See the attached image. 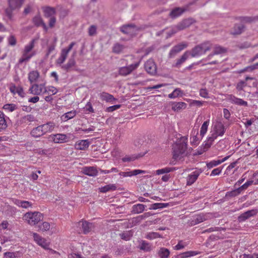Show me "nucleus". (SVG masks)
<instances>
[{
	"label": "nucleus",
	"mask_w": 258,
	"mask_h": 258,
	"mask_svg": "<svg viewBox=\"0 0 258 258\" xmlns=\"http://www.w3.org/2000/svg\"><path fill=\"white\" fill-rule=\"evenodd\" d=\"M187 136L181 137L177 140L172 146L173 158L174 160L181 159V157L186 156L187 149Z\"/></svg>",
	"instance_id": "1"
},
{
	"label": "nucleus",
	"mask_w": 258,
	"mask_h": 258,
	"mask_svg": "<svg viewBox=\"0 0 258 258\" xmlns=\"http://www.w3.org/2000/svg\"><path fill=\"white\" fill-rule=\"evenodd\" d=\"M35 40L32 39L26 45L22 51V55L19 60V63L22 64L24 62H28L30 58L36 54L35 51H32L34 47Z\"/></svg>",
	"instance_id": "2"
},
{
	"label": "nucleus",
	"mask_w": 258,
	"mask_h": 258,
	"mask_svg": "<svg viewBox=\"0 0 258 258\" xmlns=\"http://www.w3.org/2000/svg\"><path fill=\"white\" fill-rule=\"evenodd\" d=\"M212 43L210 41H206L194 47L189 52V54L192 57L202 55L207 51L211 49Z\"/></svg>",
	"instance_id": "3"
},
{
	"label": "nucleus",
	"mask_w": 258,
	"mask_h": 258,
	"mask_svg": "<svg viewBox=\"0 0 258 258\" xmlns=\"http://www.w3.org/2000/svg\"><path fill=\"white\" fill-rule=\"evenodd\" d=\"M25 0H7L8 7L5 10V14L10 20L13 17V12L18 11L22 6Z\"/></svg>",
	"instance_id": "4"
},
{
	"label": "nucleus",
	"mask_w": 258,
	"mask_h": 258,
	"mask_svg": "<svg viewBox=\"0 0 258 258\" xmlns=\"http://www.w3.org/2000/svg\"><path fill=\"white\" fill-rule=\"evenodd\" d=\"M24 219L30 225H35L43 218V215L39 212H30L26 213L23 217Z\"/></svg>",
	"instance_id": "5"
},
{
	"label": "nucleus",
	"mask_w": 258,
	"mask_h": 258,
	"mask_svg": "<svg viewBox=\"0 0 258 258\" xmlns=\"http://www.w3.org/2000/svg\"><path fill=\"white\" fill-rule=\"evenodd\" d=\"M142 29V27H138L134 24L125 25L120 27V31L122 33L131 37L135 36L137 32Z\"/></svg>",
	"instance_id": "6"
},
{
	"label": "nucleus",
	"mask_w": 258,
	"mask_h": 258,
	"mask_svg": "<svg viewBox=\"0 0 258 258\" xmlns=\"http://www.w3.org/2000/svg\"><path fill=\"white\" fill-rule=\"evenodd\" d=\"M140 61L132 64L127 67H120L118 69V74L121 76H126L136 70L139 66Z\"/></svg>",
	"instance_id": "7"
},
{
	"label": "nucleus",
	"mask_w": 258,
	"mask_h": 258,
	"mask_svg": "<svg viewBox=\"0 0 258 258\" xmlns=\"http://www.w3.org/2000/svg\"><path fill=\"white\" fill-rule=\"evenodd\" d=\"M187 47V44L186 42H182L175 45L170 50L168 54V57L170 58L174 57L177 53Z\"/></svg>",
	"instance_id": "8"
},
{
	"label": "nucleus",
	"mask_w": 258,
	"mask_h": 258,
	"mask_svg": "<svg viewBox=\"0 0 258 258\" xmlns=\"http://www.w3.org/2000/svg\"><path fill=\"white\" fill-rule=\"evenodd\" d=\"M29 91L31 94L38 95L41 93H46L47 89L42 84H33L29 88Z\"/></svg>",
	"instance_id": "9"
},
{
	"label": "nucleus",
	"mask_w": 258,
	"mask_h": 258,
	"mask_svg": "<svg viewBox=\"0 0 258 258\" xmlns=\"http://www.w3.org/2000/svg\"><path fill=\"white\" fill-rule=\"evenodd\" d=\"M144 68L146 72L151 75H154L157 73V67L154 61L150 59L144 64Z\"/></svg>",
	"instance_id": "10"
},
{
	"label": "nucleus",
	"mask_w": 258,
	"mask_h": 258,
	"mask_svg": "<svg viewBox=\"0 0 258 258\" xmlns=\"http://www.w3.org/2000/svg\"><path fill=\"white\" fill-rule=\"evenodd\" d=\"M33 237L34 241L39 245L45 249H48L49 247V242L46 239L42 238L41 236L36 233H33Z\"/></svg>",
	"instance_id": "11"
},
{
	"label": "nucleus",
	"mask_w": 258,
	"mask_h": 258,
	"mask_svg": "<svg viewBox=\"0 0 258 258\" xmlns=\"http://www.w3.org/2000/svg\"><path fill=\"white\" fill-rule=\"evenodd\" d=\"M196 22V21L191 18L183 20L181 22L178 23L176 28L178 30H182L185 28L189 27L191 25Z\"/></svg>",
	"instance_id": "12"
},
{
	"label": "nucleus",
	"mask_w": 258,
	"mask_h": 258,
	"mask_svg": "<svg viewBox=\"0 0 258 258\" xmlns=\"http://www.w3.org/2000/svg\"><path fill=\"white\" fill-rule=\"evenodd\" d=\"M227 99L232 103L243 106H247V102L242 99L237 98L235 96L229 94L227 95Z\"/></svg>",
	"instance_id": "13"
},
{
	"label": "nucleus",
	"mask_w": 258,
	"mask_h": 258,
	"mask_svg": "<svg viewBox=\"0 0 258 258\" xmlns=\"http://www.w3.org/2000/svg\"><path fill=\"white\" fill-rule=\"evenodd\" d=\"M227 50L224 47L219 45H216L214 48L213 51L209 54L204 60L208 61L210 60L214 55L224 53Z\"/></svg>",
	"instance_id": "14"
},
{
	"label": "nucleus",
	"mask_w": 258,
	"mask_h": 258,
	"mask_svg": "<svg viewBox=\"0 0 258 258\" xmlns=\"http://www.w3.org/2000/svg\"><path fill=\"white\" fill-rule=\"evenodd\" d=\"M50 139L55 143H64L69 141V138L67 136L62 134H57L50 136Z\"/></svg>",
	"instance_id": "15"
},
{
	"label": "nucleus",
	"mask_w": 258,
	"mask_h": 258,
	"mask_svg": "<svg viewBox=\"0 0 258 258\" xmlns=\"http://www.w3.org/2000/svg\"><path fill=\"white\" fill-rule=\"evenodd\" d=\"M82 172L89 176H96L98 174V170L94 166H85L82 168Z\"/></svg>",
	"instance_id": "16"
},
{
	"label": "nucleus",
	"mask_w": 258,
	"mask_h": 258,
	"mask_svg": "<svg viewBox=\"0 0 258 258\" xmlns=\"http://www.w3.org/2000/svg\"><path fill=\"white\" fill-rule=\"evenodd\" d=\"M257 213V211L256 210H248L239 216L238 220L240 222H243L250 217L255 215Z\"/></svg>",
	"instance_id": "17"
},
{
	"label": "nucleus",
	"mask_w": 258,
	"mask_h": 258,
	"mask_svg": "<svg viewBox=\"0 0 258 258\" xmlns=\"http://www.w3.org/2000/svg\"><path fill=\"white\" fill-rule=\"evenodd\" d=\"M99 97L102 101H105L106 102H112L116 101L117 99L113 97L111 94L106 92H102L99 94Z\"/></svg>",
	"instance_id": "18"
},
{
	"label": "nucleus",
	"mask_w": 258,
	"mask_h": 258,
	"mask_svg": "<svg viewBox=\"0 0 258 258\" xmlns=\"http://www.w3.org/2000/svg\"><path fill=\"white\" fill-rule=\"evenodd\" d=\"M201 173V170H195L189 174L187 178V185H190L193 184Z\"/></svg>",
	"instance_id": "19"
},
{
	"label": "nucleus",
	"mask_w": 258,
	"mask_h": 258,
	"mask_svg": "<svg viewBox=\"0 0 258 258\" xmlns=\"http://www.w3.org/2000/svg\"><path fill=\"white\" fill-rule=\"evenodd\" d=\"M79 224L81 226L83 232L85 234L90 232L94 227L92 223L86 221L80 222Z\"/></svg>",
	"instance_id": "20"
},
{
	"label": "nucleus",
	"mask_w": 258,
	"mask_h": 258,
	"mask_svg": "<svg viewBox=\"0 0 258 258\" xmlns=\"http://www.w3.org/2000/svg\"><path fill=\"white\" fill-rule=\"evenodd\" d=\"M90 142L88 140H81L77 142L75 145L77 150H85L89 147Z\"/></svg>",
	"instance_id": "21"
},
{
	"label": "nucleus",
	"mask_w": 258,
	"mask_h": 258,
	"mask_svg": "<svg viewBox=\"0 0 258 258\" xmlns=\"http://www.w3.org/2000/svg\"><path fill=\"white\" fill-rule=\"evenodd\" d=\"M171 108L173 110L176 112H179L181 110L185 109L186 107L187 104L183 102H172Z\"/></svg>",
	"instance_id": "22"
},
{
	"label": "nucleus",
	"mask_w": 258,
	"mask_h": 258,
	"mask_svg": "<svg viewBox=\"0 0 258 258\" xmlns=\"http://www.w3.org/2000/svg\"><path fill=\"white\" fill-rule=\"evenodd\" d=\"M30 134L35 138L40 137L45 135L41 125L33 128L31 131Z\"/></svg>",
	"instance_id": "23"
},
{
	"label": "nucleus",
	"mask_w": 258,
	"mask_h": 258,
	"mask_svg": "<svg viewBox=\"0 0 258 258\" xmlns=\"http://www.w3.org/2000/svg\"><path fill=\"white\" fill-rule=\"evenodd\" d=\"M245 26L242 24H235L233 28V31L231 34L234 35L241 34L245 30Z\"/></svg>",
	"instance_id": "24"
},
{
	"label": "nucleus",
	"mask_w": 258,
	"mask_h": 258,
	"mask_svg": "<svg viewBox=\"0 0 258 258\" xmlns=\"http://www.w3.org/2000/svg\"><path fill=\"white\" fill-rule=\"evenodd\" d=\"M207 219V215L203 214H199L193 217V219L191 221L190 224L191 225H195L206 220Z\"/></svg>",
	"instance_id": "25"
},
{
	"label": "nucleus",
	"mask_w": 258,
	"mask_h": 258,
	"mask_svg": "<svg viewBox=\"0 0 258 258\" xmlns=\"http://www.w3.org/2000/svg\"><path fill=\"white\" fill-rule=\"evenodd\" d=\"M186 9L182 8H175L173 9L169 13V16L171 18L174 19L179 16H180L182 14H183Z\"/></svg>",
	"instance_id": "26"
},
{
	"label": "nucleus",
	"mask_w": 258,
	"mask_h": 258,
	"mask_svg": "<svg viewBox=\"0 0 258 258\" xmlns=\"http://www.w3.org/2000/svg\"><path fill=\"white\" fill-rule=\"evenodd\" d=\"M189 55V51H185L180 57V58L176 59V62L175 64L173 65L174 67L179 68L181 65L184 63L186 60L188 58Z\"/></svg>",
	"instance_id": "27"
},
{
	"label": "nucleus",
	"mask_w": 258,
	"mask_h": 258,
	"mask_svg": "<svg viewBox=\"0 0 258 258\" xmlns=\"http://www.w3.org/2000/svg\"><path fill=\"white\" fill-rule=\"evenodd\" d=\"M33 22L34 25L37 27L42 26L45 31H47V27L39 16L34 17L33 19Z\"/></svg>",
	"instance_id": "28"
},
{
	"label": "nucleus",
	"mask_w": 258,
	"mask_h": 258,
	"mask_svg": "<svg viewBox=\"0 0 258 258\" xmlns=\"http://www.w3.org/2000/svg\"><path fill=\"white\" fill-rule=\"evenodd\" d=\"M146 172L144 170L136 169L132 171L128 172H120L119 174L123 177L132 176L133 175H137L141 173H145Z\"/></svg>",
	"instance_id": "29"
},
{
	"label": "nucleus",
	"mask_w": 258,
	"mask_h": 258,
	"mask_svg": "<svg viewBox=\"0 0 258 258\" xmlns=\"http://www.w3.org/2000/svg\"><path fill=\"white\" fill-rule=\"evenodd\" d=\"M76 64V61L74 57H71L67 64L61 66V68L67 72L70 71Z\"/></svg>",
	"instance_id": "30"
},
{
	"label": "nucleus",
	"mask_w": 258,
	"mask_h": 258,
	"mask_svg": "<svg viewBox=\"0 0 258 258\" xmlns=\"http://www.w3.org/2000/svg\"><path fill=\"white\" fill-rule=\"evenodd\" d=\"M215 134L218 136H222L225 132V128L221 122H218L215 125Z\"/></svg>",
	"instance_id": "31"
},
{
	"label": "nucleus",
	"mask_w": 258,
	"mask_h": 258,
	"mask_svg": "<svg viewBox=\"0 0 258 258\" xmlns=\"http://www.w3.org/2000/svg\"><path fill=\"white\" fill-rule=\"evenodd\" d=\"M146 207V205L141 204L134 205L132 207V213L134 214L141 213L144 211Z\"/></svg>",
	"instance_id": "32"
},
{
	"label": "nucleus",
	"mask_w": 258,
	"mask_h": 258,
	"mask_svg": "<svg viewBox=\"0 0 258 258\" xmlns=\"http://www.w3.org/2000/svg\"><path fill=\"white\" fill-rule=\"evenodd\" d=\"M238 19L242 23H250L258 21V16L254 17H240Z\"/></svg>",
	"instance_id": "33"
},
{
	"label": "nucleus",
	"mask_w": 258,
	"mask_h": 258,
	"mask_svg": "<svg viewBox=\"0 0 258 258\" xmlns=\"http://www.w3.org/2000/svg\"><path fill=\"white\" fill-rule=\"evenodd\" d=\"M44 134L52 132L55 127V124L51 122L41 125Z\"/></svg>",
	"instance_id": "34"
},
{
	"label": "nucleus",
	"mask_w": 258,
	"mask_h": 258,
	"mask_svg": "<svg viewBox=\"0 0 258 258\" xmlns=\"http://www.w3.org/2000/svg\"><path fill=\"white\" fill-rule=\"evenodd\" d=\"M39 77V73L37 71H31L28 74V80L31 84L36 82Z\"/></svg>",
	"instance_id": "35"
},
{
	"label": "nucleus",
	"mask_w": 258,
	"mask_h": 258,
	"mask_svg": "<svg viewBox=\"0 0 258 258\" xmlns=\"http://www.w3.org/2000/svg\"><path fill=\"white\" fill-rule=\"evenodd\" d=\"M230 156H227L226 157H225V158H223L222 160H213V161H212L209 163H208L207 164V166L208 167V168H211L214 166H216L221 163H222V162H224L225 161H226L227 159H228L229 158Z\"/></svg>",
	"instance_id": "36"
},
{
	"label": "nucleus",
	"mask_w": 258,
	"mask_h": 258,
	"mask_svg": "<svg viewBox=\"0 0 258 258\" xmlns=\"http://www.w3.org/2000/svg\"><path fill=\"white\" fill-rule=\"evenodd\" d=\"M116 189V186L115 184H109L99 188V191L101 192L105 193L109 191L115 190Z\"/></svg>",
	"instance_id": "37"
},
{
	"label": "nucleus",
	"mask_w": 258,
	"mask_h": 258,
	"mask_svg": "<svg viewBox=\"0 0 258 258\" xmlns=\"http://www.w3.org/2000/svg\"><path fill=\"white\" fill-rule=\"evenodd\" d=\"M55 13V9L51 7H47L44 9V15L46 18L53 17Z\"/></svg>",
	"instance_id": "38"
},
{
	"label": "nucleus",
	"mask_w": 258,
	"mask_h": 258,
	"mask_svg": "<svg viewBox=\"0 0 258 258\" xmlns=\"http://www.w3.org/2000/svg\"><path fill=\"white\" fill-rule=\"evenodd\" d=\"M125 47L119 43H116L112 47V52L114 53L119 54L121 53Z\"/></svg>",
	"instance_id": "39"
},
{
	"label": "nucleus",
	"mask_w": 258,
	"mask_h": 258,
	"mask_svg": "<svg viewBox=\"0 0 258 258\" xmlns=\"http://www.w3.org/2000/svg\"><path fill=\"white\" fill-rule=\"evenodd\" d=\"M76 115V111L75 110H72L69 112H68L64 114H63L61 118L63 121H67L69 119L73 118Z\"/></svg>",
	"instance_id": "40"
},
{
	"label": "nucleus",
	"mask_w": 258,
	"mask_h": 258,
	"mask_svg": "<svg viewBox=\"0 0 258 258\" xmlns=\"http://www.w3.org/2000/svg\"><path fill=\"white\" fill-rule=\"evenodd\" d=\"M158 253L160 258H168L170 251L167 248L162 247L159 249Z\"/></svg>",
	"instance_id": "41"
},
{
	"label": "nucleus",
	"mask_w": 258,
	"mask_h": 258,
	"mask_svg": "<svg viewBox=\"0 0 258 258\" xmlns=\"http://www.w3.org/2000/svg\"><path fill=\"white\" fill-rule=\"evenodd\" d=\"M7 124L5 118V114L0 111V129L5 130L7 127Z\"/></svg>",
	"instance_id": "42"
},
{
	"label": "nucleus",
	"mask_w": 258,
	"mask_h": 258,
	"mask_svg": "<svg viewBox=\"0 0 258 258\" xmlns=\"http://www.w3.org/2000/svg\"><path fill=\"white\" fill-rule=\"evenodd\" d=\"M140 248L145 251H150L151 250V246L149 243L145 241H142Z\"/></svg>",
	"instance_id": "43"
},
{
	"label": "nucleus",
	"mask_w": 258,
	"mask_h": 258,
	"mask_svg": "<svg viewBox=\"0 0 258 258\" xmlns=\"http://www.w3.org/2000/svg\"><path fill=\"white\" fill-rule=\"evenodd\" d=\"M198 130H195L192 132V137L191 138L190 143L192 145H197L199 143V139L197 137Z\"/></svg>",
	"instance_id": "44"
},
{
	"label": "nucleus",
	"mask_w": 258,
	"mask_h": 258,
	"mask_svg": "<svg viewBox=\"0 0 258 258\" xmlns=\"http://www.w3.org/2000/svg\"><path fill=\"white\" fill-rule=\"evenodd\" d=\"M68 55L66 53L63 52V51H61L60 56L56 60V63L58 64H62L64 61L66 60Z\"/></svg>",
	"instance_id": "45"
},
{
	"label": "nucleus",
	"mask_w": 258,
	"mask_h": 258,
	"mask_svg": "<svg viewBox=\"0 0 258 258\" xmlns=\"http://www.w3.org/2000/svg\"><path fill=\"white\" fill-rule=\"evenodd\" d=\"M175 170V168L173 167H165L164 168L158 169L156 171V173L158 175L167 173L172 172Z\"/></svg>",
	"instance_id": "46"
},
{
	"label": "nucleus",
	"mask_w": 258,
	"mask_h": 258,
	"mask_svg": "<svg viewBox=\"0 0 258 258\" xmlns=\"http://www.w3.org/2000/svg\"><path fill=\"white\" fill-rule=\"evenodd\" d=\"M198 253L195 251H188L183 252L179 255L180 258H186L190 256H192L197 254Z\"/></svg>",
	"instance_id": "47"
},
{
	"label": "nucleus",
	"mask_w": 258,
	"mask_h": 258,
	"mask_svg": "<svg viewBox=\"0 0 258 258\" xmlns=\"http://www.w3.org/2000/svg\"><path fill=\"white\" fill-rule=\"evenodd\" d=\"M182 94V91L179 88L175 89L171 93L168 95L170 98H175Z\"/></svg>",
	"instance_id": "48"
},
{
	"label": "nucleus",
	"mask_w": 258,
	"mask_h": 258,
	"mask_svg": "<svg viewBox=\"0 0 258 258\" xmlns=\"http://www.w3.org/2000/svg\"><path fill=\"white\" fill-rule=\"evenodd\" d=\"M50 227V224L47 222H44L38 225L39 230L42 231H46L49 230Z\"/></svg>",
	"instance_id": "49"
},
{
	"label": "nucleus",
	"mask_w": 258,
	"mask_h": 258,
	"mask_svg": "<svg viewBox=\"0 0 258 258\" xmlns=\"http://www.w3.org/2000/svg\"><path fill=\"white\" fill-rule=\"evenodd\" d=\"M152 215V214L150 212L145 213L143 215H140L133 219L134 222H140L143 219L149 217Z\"/></svg>",
	"instance_id": "50"
},
{
	"label": "nucleus",
	"mask_w": 258,
	"mask_h": 258,
	"mask_svg": "<svg viewBox=\"0 0 258 258\" xmlns=\"http://www.w3.org/2000/svg\"><path fill=\"white\" fill-rule=\"evenodd\" d=\"M209 121H206L202 124L200 130V136H201L202 137H203L206 133L208 129V126L209 125Z\"/></svg>",
	"instance_id": "51"
},
{
	"label": "nucleus",
	"mask_w": 258,
	"mask_h": 258,
	"mask_svg": "<svg viewBox=\"0 0 258 258\" xmlns=\"http://www.w3.org/2000/svg\"><path fill=\"white\" fill-rule=\"evenodd\" d=\"M241 193V191H240L239 189L238 188H237L236 189H235L234 190H233L231 191L227 192L226 195V197H229L230 198L231 197H234L238 195H239Z\"/></svg>",
	"instance_id": "52"
},
{
	"label": "nucleus",
	"mask_w": 258,
	"mask_h": 258,
	"mask_svg": "<svg viewBox=\"0 0 258 258\" xmlns=\"http://www.w3.org/2000/svg\"><path fill=\"white\" fill-rule=\"evenodd\" d=\"M3 108L10 112H12L17 109V106L14 104H7L4 105Z\"/></svg>",
	"instance_id": "53"
},
{
	"label": "nucleus",
	"mask_w": 258,
	"mask_h": 258,
	"mask_svg": "<svg viewBox=\"0 0 258 258\" xmlns=\"http://www.w3.org/2000/svg\"><path fill=\"white\" fill-rule=\"evenodd\" d=\"M97 33V27L95 25H91L88 29V34L90 36H94Z\"/></svg>",
	"instance_id": "54"
},
{
	"label": "nucleus",
	"mask_w": 258,
	"mask_h": 258,
	"mask_svg": "<svg viewBox=\"0 0 258 258\" xmlns=\"http://www.w3.org/2000/svg\"><path fill=\"white\" fill-rule=\"evenodd\" d=\"M247 84L245 81H241L237 84L236 88L238 91H240L243 90V88Z\"/></svg>",
	"instance_id": "55"
},
{
	"label": "nucleus",
	"mask_w": 258,
	"mask_h": 258,
	"mask_svg": "<svg viewBox=\"0 0 258 258\" xmlns=\"http://www.w3.org/2000/svg\"><path fill=\"white\" fill-rule=\"evenodd\" d=\"M159 237H160V234L157 232H154L149 233L146 236V238L149 239H153Z\"/></svg>",
	"instance_id": "56"
},
{
	"label": "nucleus",
	"mask_w": 258,
	"mask_h": 258,
	"mask_svg": "<svg viewBox=\"0 0 258 258\" xmlns=\"http://www.w3.org/2000/svg\"><path fill=\"white\" fill-rule=\"evenodd\" d=\"M253 183V181L252 180H249V181H247V182H246L244 184H243L242 185H241V186L238 187L240 191H241V192L247 188V187L248 186H249L250 185H251Z\"/></svg>",
	"instance_id": "57"
},
{
	"label": "nucleus",
	"mask_w": 258,
	"mask_h": 258,
	"mask_svg": "<svg viewBox=\"0 0 258 258\" xmlns=\"http://www.w3.org/2000/svg\"><path fill=\"white\" fill-rule=\"evenodd\" d=\"M258 69V63L254 64L251 66L246 67L243 70L240 71L241 73H243L246 71H252L255 69Z\"/></svg>",
	"instance_id": "58"
},
{
	"label": "nucleus",
	"mask_w": 258,
	"mask_h": 258,
	"mask_svg": "<svg viewBox=\"0 0 258 258\" xmlns=\"http://www.w3.org/2000/svg\"><path fill=\"white\" fill-rule=\"evenodd\" d=\"M121 106V105H115L111 106H109L106 108L105 111L108 112H113V111L119 109Z\"/></svg>",
	"instance_id": "59"
},
{
	"label": "nucleus",
	"mask_w": 258,
	"mask_h": 258,
	"mask_svg": "<svg viewBox=\"0 0 258 258\" xmlns=\"http://www.w3.org/2000/svg\"><path fill=\"white\" fill-rule=\"evenodd\" d=\"M9 44L12 46H15L16 44V39L13 35L10 36L8 38Z\"/></svg>",
	"instance_id": "60"
},
{
	"label": "nucleus",
	"mask_w": 258,
	"mask_h": 258,
	"mask_svg": "<svg viewBox=\"0 0 258 258\" xmlns=\"http://www.w3.org/2000/svg\"><path fill=\"white\" fill-rule=\"evenodd\" d=\"M200 95L201 97L205 98H209L208 92L206 89H201L200 90Z\"/></svg>",
	"instance_id": "61"
},
{
	"label": "nucleus",
	"mask_w": 258,
	"mask_h": 258,
	"mask_svg": "<svg viewBox=\"0 0 258 258\" xmlns=\"http://www.w3.org/2000/svg\"><path fill=\"white\" fill-rule=\"evenodd\" d=\"M46 92H48V94L50 93L51 95H54L57 93V90L56 88L53 86H50L47 89Z\"/></svg>",
	"instance_id": "62"
},
{
	"label": "nucleus",
	"mask_w": 258,
	"mask_h": 258,
	"mask_svg": "<svg viewBox=\"0 0 258 258\" xmlns=\"http://www.w3.org/2000/svg\"><path fill=\"white\" fill-rule=\"evenodd\" d=\"M25 121L32 122L35 120V117L32 114H28L24 117Z\"/></svg>",
	"instance_id": "63"
},
{
	"label": "nucleus",
	"mask_w": 258,
	"mask_h": 258,
	"mask_svg": "<svg viewBox=\"0 0 258 258\" xmlns=\"http://www.w3.org/2000/svg\"><path fill=\"white\" fill-rule=\"evenodd\" d=\"M85 109H86V111H87L89 112H91V113L94 112V110L90 102H87V103L86 104V106H85Z\"/></svg>",
	"instance_id": "64"
}]
</instances>
